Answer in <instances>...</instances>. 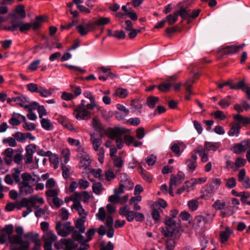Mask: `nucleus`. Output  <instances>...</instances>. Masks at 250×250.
I'll list each match as a JSON object with an SVG mask.
<instances>
[{
    "label": "nucleus",
    "instance_id": "6ab92c4d",
    "mask_svg": "<svg viewBox=\"0 0 250 250\" xmlns=\"http://www.w3.org/2000/svg\"><path fill=\"white\" fill-rule=\"evenodd\" d=\"M189 11V10L186 9L184 5H182L180 6L179 10L175 12V13L177 14L178 17L180 16L184 20H189L190 16Z\"/></svg>",
    "mask_w": 250,
    "mask_h": 250
},
{
    "label": "nucleus",
    "instance_id": "338daca9",
    "mask_svg": "<svg viewBox=\"0 0 250 250\" xmlns=\"http://www.w3.org/2000/svg\"><path fill=\"white\" fill-rule=\"evenodd\" d=\"M175 246V241L172 239H168L166 241L167 250H173Z\"/></svg>",
    "mask_w": 250,
    "mask_h": 250
},
{
    "label": "nucleus",
    "instance_id": "a878e982",
    "mask_svg": "<svg viewBox=\"0 0 250 250\" xmlns=\"http://www.w3.org/2000/svg\"><path fill=\"white\" fill-rule=\"evenodd\" d=\"M70 155V150L68 148H65L62 150L61 153L62 164H66L69 161Z\"/></svg>",
    "mask_w": 250,
    "mask_h": 250
},
{
    "label": "nucleus",
    "instance_id": "2eb2a0df",
    "mask_svg": "<svg viewBox=\"0 0 250 250\" xmlns=\"http://www.w3.org/2000/svg\"><path fill=\"white\" fill-rule=\"evenodd\" d=\"M233 233L232 229L228 226L225 227V229L220 233V239L222 243H226L229 239L230 236Z\"/></svg>",
    "mask_w": 250,
    "mask_h": 250
},
{
    "label": "nucleus",
    "instance_id": "4d7b16f0",
    "mask_svg": "<svg viewBox=\"0 0 250 250\" xmlns=\"http://www.w3.org/2000/svg\"><path fill=\"white\" fill-rule=\"evenodd\" d=\"M62 176L64 178L67 179L70 174L69 169L64 164H62Z\"/></svg>",
    "mask_w": 250,
    "mask_h": 250
},
{
    "label": "nucleus",
    "instance_id": "2f4dec72",
    "mask_svg": "<svg viewBox=\"0 0 250 250\" xmlns=\"http://www.w3.org/2000/svg\"><path fill=\"white\" fill-rule=\"evenodd\" d=\"M159 101V98L155 96H150L147 99V105L151 108L155 107L156 104Z\"/></svg>",
    "mask_w": 250,
    "mask_h": 250
},
{
    "label": "nucleus",
    "instance_id": "c85d7f7f",
    "mask_svg": "<svg viewBox=\"0 0 250 250\" xmlns=\"http://www.w3.org/2000/svg\"><path fill=\"white\" fill-rule=\"evenodd\" d=\"M70 200H71L73 202V204L71 206V207H75V206H77V205H79L81 204L80 201L81 199V195L77 192H74L71 196Z\"/></svg>",
    "mask_w": 250,
    "mask_h": 250
},
{
    "label": "nucleus",
    "instance_id": "412c9836",
    "mask_svg": "<svg viewBox=\"0 0 250 250\" xmlns=\"http://www.w3.org/2000/svg\"><path fill=\"white\" fill-rule=\"evenodd\" d=\"M110 21V20L109 18L101 17L96 21L91 22V24H90V26H94L95 29L96 26H99L102 25H106L109 23Z\"/></svg>",
    "mask_w": 250,
    "mask_h": 250
},
{
    "label": "nucleus",
    "instance_id": "7ed1b4c3",
    "mask_svg": "<svg viewBox=\"0 0 250 250\" xmlns=\"http://www.w3.org/2000/svg\"><path fill=\"white\" fill-rule=\"evenodd\" d=\"M212 207L216 210H220V215L223 217L231 215L234 213L232 207L227 205L224 200H217L213 203Z\"/></svg>",
    "mask_w": 250,
    "mask_h": 250
},
{
    "label": "nucleus",
    "instance_id": "6e6552de",
    "mask_svg": "<svg viewBox=\"0 0 250 250\" xmlns=\"http://www.w3.org/2000/svg\"><path fill=\"white\" fill-rule=\"evenodd\" d=\"M36 151V145L30 144L25 147V154L24 157V161L26 165L33 163V154Z\"/></svg>",
    "mask_w": 250,
    "mask_h": 250
},
{
    "label": "nucleus",
    "instance_id": "4468645a",
    "mask_svg": "<svg viewBox=\"0 0 250 250\" xmlns=\"http://www.w3.org/2000/svg\"><path fill=\"white\" fill-rule=\"evenodd\" d=\"M197 159L196 154H192L191 157L186 161L188 170L192 172L196 169L197 167Z\"/></svg>",
    "mask_w": 250,
    "mask_h": 250
},
{
    "label": "nucleus",
    "instance_id": "b1692460",
    "mask_svg": "<svg viewBox=\"0 0 250 250\" xmlns=\"http://www.w3.org/2000/svg\"><path fill=\"white\" fill-rule=\"evenodd\" d=\"M172 83L170 81L167 80L165 83H163L157 86L159 91L163 92H166L169 90L172 85Z\"/></svg>",
    "mask_w": 250,
    "mask_h": 250
},
{
    "label": "nucleus",
    "instance_id": "13d9d810",
    "mask_svg": "<svg viewBox=\"0 0 250 250\" xmlns=\"http://www.w3.org/2000/svg\"><path fill=\"white\" fill-rule=\"evenodd\" d=\"M99 69L106 76L109 78H112L114 76L113 74L111 72V69L109 68H106L104 66L99 67Z\"/></svg>",
    "mask_w": 250,
    "mask_h": 250
},
{
    "label": "nucleus",
    "instance_id": "f03ea898",
    "mask_svg": "<svg viewBox=\"0 0 250 250\" xmlns=\"http://www.w3.org/2000/svg\"><path fill=\"white\" fill-rule=\"evenodd\" d=\"M166 227L163 231V234L168 237H173L176 234L180 228L178 223H176L174 219L170 217H166L165 220Z\"/></svg>",
    "mask_w": 250,
    "mask_h": 250
},
{
    "label": "nucleus",
    "instance_id": "f3484780",
    "mask_svg": "<svg viewBox=\"0 0 250 250\" xmlns=\"http://www.w3.org/2000/svg\"><path fill=\"white\" fill-rule=\"evenodd\" d=\"M15 151L12 148H7L3 152L4 156V160L7 164H10L12 162V158Z\"/></svg>",
    "mask_w": 250,
    "mask_h": 250
},
{
    "label": "nucleus",
    "instance_id": "3c124183",
    "mask_svg": "<svg viewBox=\"0 0 250 250\" xmlns=\"http://www.w3.org/2000/svg\"><path fill=\"white\" fill-rule=\"evenodd\" d=\"M128 91L125 89L119 88L116 90L115 94L122 98H125L128 95Z\"/></svg>",
    "mask_w": 250,
    "mask_h": 250
},
{
    "label": "nucleus",
    "instance_id": "58836bf2",
    "mask_svg": "<svg viewBox=\"0 0 250 250\" xmlns=\"http://www.w3.org/2000/svg\"><path fill=\"white\" fill-rule=\"evenodd\" d=\"M71 209L72 210L75 209L76 211H77L79 215L81 216V218L86 217L87 213L85 212L81 204L77 205V206H75L74 208L71 207Z\"/></svg>",
    "mask_w": 250,
    "mask_h": 250
},
{
    "label": "nucleus",
    "instance_id": "7c9ffc66",
    "mask_svg": "<svg viewBox=\"0 0 250 250\" xmlns=\"http://www.w3.org/2000/svg\"><path fill=\"white\" fill-rule=\"evenodd\" d=\"M183 146H184L182 144H174L171 146V150L176 155L179 156L183 151V149L182 150H181L182 149Z\"/></svg>",
    "mask_w": 250,
    "mask_h": 250
},
{
    "label": "nucleus",
    "instance_id": "72a5a7b5",
    "mask_svg": "<svg viewBox=\"0 0 250 250\" xmlns=\"http://www.w3.org/2000/svg\"><path fill=\"white\" fill-rule=\"evenodd\" d=\"M22 159L23 157L21 151L18 150H16L15 153L12 158V161L17 164H20Z\"/></svg>",
    "mask_w": 250,
    "mask_h": 250
},
{
    "label": "nucleus",
    "instance_id": "a19ab883",
    "mask_svg": "<svg viewBox=\"0 0 250 250\" xmlns=\"http://www.w3.org/2000/svg\"><path fill=\"white\" fill-rule=\"evenodd\" d=\"M226 186L229 188H232L236 185V181L235 178L230 177L225 179Z\"/></svg>",
    "mask_w": 250,
    "mask_h": 250
},
{
    "label": "nucleus",
    "instance_id": "cd10ccee",
    "mask_svg": "<svg viewBox=\"0 0 250 250\" xmlns=\"http://www.w3.org/2000/svg\"><path fill=\"white\" fill-rule=\"evenodd\" d=\"M41 124L42 127L46 130H51L53 129V125L48 119L42 118L41 121Z\"/></svg>",
    "mask_w": 250,
    "mask_h": 250
},
{
    "label": "nucleus",
    "instance_id": "f8f14e48",
    "mask_svg": "<svg viewBox=\"0 0 250 250\" xmlns=\"http://www.w3.org/2000/svg\"><path fill=\"white\" fill-rule=\"evenodd\" d=\"M250 149V140L241 142L236 145L233 147V150L235 153H239Z\"/></svg>",
    "mask_w": 250,
    "mask_h": 250
},
{
    "label": "nucleus",
    "instance_id": "6e6d98bb",
    "mask_svg": "<svg viewBox=\"0 0 250 250\" xmlns=\"http://www.w3.org/2000/svg\"><path fill=\"white\" fill-rule=\"evenodd\" d=\"M97 232V229L94 228L89 229L85 233L86 236V241H90L92 239V237Z\"/></svg>",
    "mask_w": 250,
    "mask_h": 250
},
{
    "label": "nucleus",
    "instance_id": "393cba45",
    "mask_svg": "<svg viewBox=\"0 0 250 250\" xmlns=\"http://www.w3.org/2000/svg\"><path fill=\"white\" fill-rule=\"evenodd\" d=\"M85 221L86 217H83L78 219L75 223L76 228L79 229L81 233H83L85 231V228L84 223Z\"/></svg>",
    "mask_w": 250,
    "mask_h": 250
},
{
    "label": "nucleus",
    "instance_id": "774afa93",
    "mask_svg": "<svg viewBox=\"0 0 250 250\" xmlns=\"http://www.w3.org/2000/svg\"><path fill=\"white\" fill-rule=\"evenodd\" d=\"M21 205L22 207L28 208L32 207L34 206V203L26 198H23L21 202Z\"/></svg>",
    "mask_w": 250,
    "mask_h": 250
},
{
    "label": "nucleus",
    "instance_id": "09e8293b",
    "mask_svg": "<svg viewBox=\"0 0 250 250\" xmlns=\"http://www.w3.org/2000/svg\"><path fill=\"white\" fill-rule=\"evenodd\" d=\"M195 152L198 153L201 158L208 156L207 151L202 146H198L195 150Z\"/></svg>",
    "mask_w": 250,
    "mask_h": 250
},
{
    "label": "nucleus",
    "instance_id": "69168bd1",
    "mask_svg": "<svg viewBox=\"0 0 250 250\" xmlns=\"http://www.w3.org/2000/svg\"><path fill=\"white\" fill-rule=\"evenodd\" d=\"M61 98L63 100L69 101L73 99L74 98V96L72 93L63 92L62 93Z\"/></svg>",
    "mask_w": 250,
    "mask_h": 250
},
{
    "label": "nucleus",
    "instance_id": "0e129e2a",
    "mask_svg": "<svg viewBox=\"0 0 250 250\" xmlns=\"http://www.w3.org/2000/svg\"><path fill=\"white\" fill-rule=\"evenodd\" d=\"M136 137L138 139H143L145 135V129L143 127H139L136 130Z\"/></svg>",
    "mask_w": 250,
    "mask_h": 250
},
{
    "label": "nucleus",
    "instance_id": "f257e3e1",
    "mask_svg": "<svg viewBox=\"0 0 250 250\" xmlns=\"http://www.w3.org/2000/svg\"><path fill=\"white\" fill-rule=\"evenodd\" d=\"M83 96L90 100V103L85 104V101L82 100L81 104L78 105L74 111V115L78 120H88L91 118V112L97 106L95 97L89 91H85Z\"/></svg>",
    "mask_w": 250,
    "mask_h": 250
},
{
    "label": "nucleus",
    "instance_id": "bb28decb",
    "mask_svg": "<svg viewBox=\"0 0 250 250\" xmlns=\"http://www.w3.org/2000/svg\"><path fill=\"white\" fill-rule=\"evenodd\" d=\"M38 93L42 97H47L52 95V89H46L44 87L40 86V89Z\"/></svg>",
    "mask_w": 250,
    "mask_h": 250
},
{
    "label": "nucleus",
    "instance_id": "dca6fc26",
    "mask_svg": "<svg viewBox=\"0 0 250 250\" xmlns=\"http://www.w3.org/2000/svg\"><path fill=\"white\" fill-rule=\"evenodd\" d=\"M90 141L92 144L93 148L96 151H98L100 149L102 148L101 146L102 143L101 138H96L94 133H90Z\"/></svg>",
    "mask_w": 250,
    "mask_h": 250
},
{
    "label": "nucleus",
    "instance_id": "a18cd8bd",
    "mask_svg": "<svg viewBox=\"0 0 250 250\" xmlns=\"http://www.w3.org/2000/svg\"><path fill=\"white\" fill-rule=\"evenodd\" d=\"M80 231H74L72 234L73 238L79 243L84 242L85 239L84 237L80 233Z\"/></svg>",
    "mask_w": 250,
    "mask_h": 250
},
{
    "label": "nucleus",
    "instance_id": "20e7f679",
    "mask_svg": "<svg viewBox=\"0 0 250 250\" xmlns=\"http://www.w3.org/2000/svg\"><path fill=\"white\" fill-rule=\"evenodd\" d=\"M22 237L20 235L14 234L9 236V243L11 244H20L19 246L14 247L12 250H28L30 242L28 240L22 241Z\"/></svg>",
    "mask_w": 250,
    "mask_h": 250
},
{
    "label": "nucleus",
    "instance_id": "5701e85b",
    "mask_svg": "<svg viewBox=\"0 0 250 250\" xmlns=\"http://www.w3.org/2000/svg\"><path fill=\"white\" fill-rule=\"evenodd\" d=\"M19 188L20 193L22 195L30 194L34 191L33 188L30 185L19 186Z\"/></svg>",
    "mask_w": 250,
    "mask_h": 250
},
{
    "label": "nucleus",
    "instance_id": "8fccbe9b",
    "mask_svg": "<svg viewBox=\"0 0 250 250\" xmlns=\"http://www.w3.org/2000/svg\"><path fill=\"white\" fill-rule=\"evenodd\" d=\"M194 224L198 227H202L204 226V219L203 215H198L194 219Z\"/></svg>",
    "mask_w": 250,
    "mask_h": 250
},
{
    "label": "nucleus",
    "instance_id": "c03bdc74",
    "mask_svg": "<svg viewBox=\"0 0 250 250\" xmlns=\"http://www.w3.org/2000/svg\"><path fill=\"white\" fill-rule=\"evenodd\" d=\"M26 87L27 90L32 93H38L40 89V86L35 83H29L27 84Z\"/></svg>",
    "mask_w": 250,
    "mask_h": 250
},
{
    "label": "nucleus",
    "instance_id": "de8ad7c7",
    "mask_svg": "<svg viewBox=\"0 0 250 250\" xmlns=\"http://www.w3.org/2000/svg\"><path fill=\"white\" fill-rule=\"evenodd\" d=\"M239 52L237 46H228L225 48V53L227 54H232Z\"/></svg>",
    "mask_w": 250,
    "mask_h": 250
},
{
    "label": "nucleus",
    "instance_id": "ea45409f",
    "mask_svg": "<svg viewBox=\"0 0 250 250\" xmlns=\"http://www.w3.org/2000/svg\"><path fill=\"white\" fill-rule=\"evenodd\" d=\"M92 125L93 127L97 131L100 132L103 130L102 125L100 121L97 118H93L92 120Z\"/></svg>",
    "mask_w": 250,
    "mask_h": 250
},
{
    "label": "nucleus",
    "instance_id": "aec40b11",
    "mask_svg": "<svg viewBox=\"0 0 250 250\" xmlns=\"http://www.w3.org/2000/svg\"><path fill=\"white\" fill-rule=\"evenodd\" d=\"M193 83V80L189 79L184 84V86H185L187 92V94L185 97V98L186 100H189L190 99V95L193 94L191 90L192 85Z\"/></svg>",
    "mask_w": 250,
    "mask_h": 250
},
{
    "label": "nucleus",
    "instance_id": "052dcab7",
    "mask_svg": "<svg viewBox=\"0 0 250 250\" xmlns=\"http://www.w3.org/2000/svg\"><path fill=\"white\" fill-rule=\"evenodd\" d=\"M181 181L178 178L174 175H171L170 179L169 186L176 187L177 185L181 184Z\"/></svg>",
    "mask_w": 250,
    "mask_h": 250
},
{
    "label": "nucleus",
    "instance_id": "79ce46f5",
    "mask_svg": "<svg viewBox=\"0 0 250 250\" xmlns=\"http://www.w3.org/2000/svg\"><path fill=\"white\" fill-rule=\"evenodd\" d=\"M92 189L95 194L99 195L101 193L104 188L100 183H95L93 184Z\"/></svg>",
    "mask_w": 250,
    "mask_h": 250
},
{
    "label": "nucleus",
    "instance_id": "680f3d73",
    "mask_svg": "<svg viewBox=\"0 0 250 250\" xmlns=\"http://www.w3.org/2000/svg\"><path fill=\"white\" fill-rule=\"evenodd\" d=\"M56 182L53 178L48 179L45 184V187L47 188L52 189L54 188L56 186Z\"/></svg>",
    "mask_w": 250,
    "mask_h": 250
},
{
    "label": "nucleus",
    "instance_id": "5fc2aeb1",
    "mask_svg": "<svg viewBox=\"0 0 250 250\" xmlns=\"http://www.w3.org/2000/svg\"><path fill=\"white\" fill-rule=\"evenodd\" d=\"M204 148H205L207 151L211 150L215 151L217 149V147L215 144L212 143L206 142L205 144Z\"/></svg>",
    "mask_w": 250,
    "mask_h": 250
},
{
    "label": "nucleus",
    "instance_id": "4be33fe9",
    "mask_svg": "<svg viewBox=\"0 0 250 250\" xmlns=\"http://www.w3.org/2000/svg\"><path fill=\"white\" fill-rule=\"evenodd\" d=\"M21 180L19 182L18 186L30 185L32 176L26 172L23 173L21 175Z\"/></svg>",
    "mask_w": 250,
    "mask_h": 250
},
{
    "label": "nucleus",
    "instance_id": "0eeeda50",
    "mask_svg": "<svg viewBox=\"0 0 250 250\" xmlns=\"http://www.w3.org/2000/svg\"><path fill=\"white\" fill-rule=\"evenodd\" d=\"M57 238V236L51 230L44 232L42 236V240L44 242V250H52V244L56 240Z\"/></svg>",
    "mask_w": 250,
    "mask_h": 250
},
{
    "label": "nucleus",
    "instance_id": "e2e57ef3",
    "mask_svg": "<svg viewBox=\"0 0 250 250\" xmlns=\"http://www.w3.org/2000/svg\"><path fill=\"white\" fill-rule=\"evenodd\" d=\"M130 210V208L128 206L126 205L124 207H121L119 209V214L122 216H125Z\"/></svg>",
    "mask_w": 250,
    "mask_h": 250
},
{
    "label": "nucleus",
    "instance_id": "39448f33",
    "mask_svg": "<svg viewBox=\"0 0 250 250\" xmlns=\"http://www.w3.org/2000/svg\"><path fill=\"white\" fill-rule=\"evenodd\" d=\"M19 28L21 32H25L31 28V25L30 23L22 22L16 20L11 21L10 24L5 26L4 29L10 31H15Z\"/></svg>",
    "mask_w": 250,
    "mask_h": 250
},
{
    "label": "nucleus",
    "instance_id": "37998d69",
    "mask_svg": "<svg viewBox=\"0 0 250 250\" xmlns=\"http://www.w3.org/2000/svg\"><path fill=\"white\" fill-rule=\"evenodd\" d=\"M15 102L19 104L21 106L25 108V103L27 102L26 98L23 96H20L14 98Z\"/></svg>",
    "mask_w": 250,
    "mask_h": 250
},
{
    "label": "nucleus",
    "instance_id": "603ef678",
    "mask_svg": "<svg viewBox=\"0 0 250 250\" xmlns=\"http://www.w3.org/2000/svg\"><path fill=\"white\" fill-rule=\"evenodd\" d=\"M11 176H12L14 182L16 184H19L21 178L20 177V171L18 169H15L11 174Z\"/></svg>",
    "mask_w": 250,
    "mask_h": 250
},
{
    "label": "nucleus",
    "instance_id": "4c0bfd02",
    "mask_svg": "<svg viewBox=\"0 0 250 250\" xmlns=\"http://www.w3.org/2000/svg\"><path fill=\"white\" fill-rule=\"evenodd\" d=\"M184 188H186V191L188 192L191 190H193L195 186V183L193 179H191L188 181H187L183 185Z\"/></svg>",
    "mask_w": 250,
    "mask_h": 250
},
{
    "label": "nucleus",
    "instance_id": "c756f323",
    "mask_svg": "<svg viewBox=\"0 0 250 250\" xmlns=\"http://www.w3.org/2000/svg\"><path fill=\"white\" fill-rule=\"evenodd\" d=\"M15 12L17 15L21 19H24L26 17V13L24 7L23 5H19L15 9Z\"/></svg>",
    "mask_w": 250,
    "mask_h": 250
},
{
    "label": "nucleus",
    "instance_id": "ddd939ff",
    "mask_svg": "<svg viewBox=\"0 0 250 250\" xmlns=\"http://www.w3.org/2000/svg\"><path fill=\"white\" fill-rule=\"evenodd\" d=\"M90 24H91V22H89L87 23H82L77 26L76 28L78 32L82 36L86 35L90 31L94 30L95 29L94 26H90Z\"/></svg>",
    "mask_w": 250,
    "mask_h": 250
},
{
    "label": "nucleus",
    "instance_id": "c9c22d12",
    "mask_svg": "<svg viewBox=\"0 0 250 250\" xmlns=\"http://www.w3.org/2000/svg\"><path fill=\"white\" fill-rule=\"evenodd\" d=\"M231 97L230 96H228L227 98L222 99L220 100L219 102L218 103L219 105L223 109H226L228 107H229L230 104V99Z\"/></svg>",
    "mask_w": 250,
    "mask_h": 250
},
{
    "label": "nucleus",
    "instance_id": "9d476101",
    "mask_svg": "<svg viewBox=\"0 0 250 250\" xmlns=\"http://www.w3.org/2000/svg\"><path fill=\"white\" fill-rule=\"evenodd\" d=\"M127 130L120 127L110 128L107 130L106 135L111 139L119 137V136L126 133Z\"/></svg>",
    "mask_w": 250,
    "mask_h": 250
},
{
    "label": "nucleus",
    "instance_id": "49530a36",
    "mask_svg": "<svg viewBox=\"0 0 250 250\" xmlns=\"http://www.w3.org/2000/svg\"><path fill=\"white\" fill-rule=\"evenodd\" d=\"M96 216L101 221H104L106 217V211L104 208H100Z\"/></svg>",
    "mask_w": 250,
    "mask_h": 250
},
{
    "label": "nucleus",
    "instance_id": "a211bd4d",
    "mask_svg": "<svg viewBox=\"0 0 250 250\" xmlns=\"http://www.w3.org/2000/svg\"><path fill=\"white\" fill-rule=\"evenodd\" d=\"M231 127L228 132L229 136H238L241 126L239 123H235L230 125Z\"/></svg>",
    "mask_w": 250,
    "mask_h": 250
},
{
    "label": "nucleus",
    "instance_id": "1a4fd4ad",
    "mask_svg": "<svg viewBox=\"0 0 250 250\" xmlns=\"http://www.w3.org/2000/svg\"><path fill=\"white\" fill-rule=\"evenodd\" d=\"M14 231V227L12 225L5 226L3 229L0 230V243L4 244L7 240L9 241V236Z\"/></svg>",
    "mask_w": 250,
    "mask_h": 250
},
{
    "label": "nucleus",
    "instance_id": "864d4df0",
    "mask_svg": "<svg viewBox=\"0 0 250 250\" xmlns=\"http://www.w3.org/2000/svg\"><path fill=\"white\" fill-rule=\"evenodd\" d=\"M189 208L192 210H196L198 207V202L197 200H191L188 202Z\"/></svg>",
    "mask_w": 250,
    "mask_h": 250
},
{
    "label": "nucleus",
    "instance_id": "423d86ee",
    "mask_svg": "<svg viewBox=\"0 0 250 250\" xmlns=\"http://www.w3.org/2000/svg\"><path fill=\"white\" fill-rule=\"evenodd\" d=\"M55 228L58 235L62 237L67 236L74 230V227L71 226L69 222L63 224L58 222L56 223Z\"/></svg>",
    "mask_w": 250,
    "mask_h": 250
},
{
    "label": "nucleus",
    "instance_id": "bf43d9fd",
    "mask_svg": "<svg viewBox=\"0 0 250 250\" xmlns=\"http://www.w3.org/2000/svg\"><path fill=\"white\" fill-rule=\"evenodd\" d=\"M78 184H79V188L81 189H86L89 186V182L83 179H81L79 180Z\"/></svg>",
    "mask_w": 250,
    "mask_h": 250
},
{
    "label": "nucleus",
    "instance_id": "473e14b6",
    "mask_svg": "<svg viewBox=\"0 0 250 250\" xmlns=\"http://www.w3.org/2000/svg\"><path fill=\"white\" fill-rule=\"evenodd\" d=\"M59 192V189L57 188L49 189L45 192V195L47 198H54L58 196Z\"/></svg>",
    "mask_w": 250,
    "mask_h": 250
},
{
    "label": "nucleus",
    "instance_id": "9b49d317",
    "mask_svg": "<svg viewBox=\"0 0 250 250\" xmlns=\"http://www.w3.org/2000/svg\"><path fill=\"white\" fill-rule=\"evenodd\" d=\"M134 184L130 180H126L123 183H120L119 188L114 189V192L115 194L119 196L124 192V188H125L127 189H131L133 187Z\"/></svg>",
    "mask_w": 250,
    "mask_h": 250
},
{
    "label": "nucleus",
    "instance_id": "e433bc0d",
    "mask_svg": "<svg viewBox=\"0 0 250 250\" xmlns=\"http://www.w3.org/2000/svg\"><path fill=\"white\" fill-rule=\"evenodd\" d=\"M48 157H49V161L50 163L54 165V168H58L59 164V161L58 155L54 154L51 152V155Z\"/></svg>",
    "mask_w": 250,
    "mask_h": 250
},
{
    "label": "nucleus",
    "instance_id": "f704fd0d",
    "mask_svg": "<svg viewBox=\"0 0 250 250\" xmlns=\"http://www.w3.org/2000/svg\"><path fill=\"white\" fill-rule=\"evenodd\" d=\"M178 19V17L177 16V14L174 12L173 14L168 15L165 20H166V22H168L169 25H173L175 22H176Z\"/></svg>",
    "mask_w": 250,
    "mask_h": 250
}]
</instances>
